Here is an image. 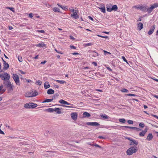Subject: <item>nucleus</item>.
<instances>
[{
  "label": "nucleus",
  "instance_id": "f257e3e1",
  "mask_svg": "<svg viewBox=\"0 0 158 158\" xmlns=\"http://www.w3.org/2000/svg\"><path fill=\"white\" fill-rule=\"evenodd\" d=\"M38 94V93L36 91L30 90L26 92L25 94V96L26 97L29 98L35 97Z\"/></svg>",
  "mask_w": 158,
  "mask_h": 158
},
{
  "label": "nucleus",
  "instance_id": "f03ea898",
  "mask_svg": "<svg viewBox=\"0 0 158 158\" xmlns=\"http://www.w3.org/2000/svg\"><path fill=\"white\" fill-rule=\"evenodd\" d=\"M118 9V7L116 5L112 6L111 4H110L108 6H106V10L108 12H110L112 10L116 11Z\"/></svg>",
  "mask_w": 158,
  "mask_h": 158
},
{
  "label": "nucleus",
  "instance_id": "7ed1b4c3",
  "mask_svg": "<svg viewBox=\"0 0 158 158\" xmlns=\"http://www.w3.org/2000/svg\"><path fill=\"white\" fill-rule=\"evenodd\" d=\"M137 150V147L136 146L131 147L127 150V154L129 155H131L133 153L136 152Z\"/></svg>",
  "mask_w": 158,
  "mask_h": 158
},
{
  "label": "nucleus",
  "instance_id": "20e7f679",
  "mask_svg": "<svg viewBox=\"0 0 158 158\" xmlns=\"http://www.w3.org/2000/svg\"><path fill=\"white\" fill-rule=\"evenodd\" d=\"M0 77L2 80L8 81L9 80L10 76L9 74L6 73H4L0 75Z\"/></svg>",
  "mask_w": 158,
  "mask_h": 158
},
{
  "label": "nucleus",
  "instance_id": "39448f33",
  "mask_svg": "<svg viewBox=\"0 0 158 158\" xmlns=\"http://www.w3.org/2000/svg\"><path fill=\"white\" fill-rule=\"evenodd\" d=\"M37 106L36 104L33 103H28L24 105V107L27 109L34 108Z\"/></svg>",
  "mask_w": 158,
  "mask_h": 158
},
{
  "label": "nucleus",
  "instance_id": "423d86ee",
  "mask_svg": "<svg viewBox=\"0 0 158 158\" xmlns=\"http://www.w3.org/2000/svg\"><path fill=\"white\" fill-rule=\"evenodd\" d=\"M134 7L144 11H145L147 9V7L143 5H136L134 6Z\"/></svg>",
  "mask_w": 158,
  "mask_h": 158
},
{
  "label": "nucleus",
  "instance_id": "0eeeda50",
  "mask_svg": "<svg viewBox=\"0 0 158 158\" xmlns=\"http://www.w3.org/2000/svg\"><path fill=\"white\" fill-rule=\"evenodd\" d=\"M12 77L16 84L17 85H20V84L18 75L17 74H13L12 75Z\"/></svg>",
  "mask_w": 158,
  "mask_h": 158
},
{
  "label": "nucleus",
  "instance_id": "6e6552de",
  "mask_svg": "<svg viewBox=\"0 0 158 158\" xmlns=\"http://www.w3.org/2000/svg\"><path fill=\"white\" fill-rule=\"evenodd\" d=\"M71 118L74 120H76L77 117V114L76 112H73L71 113Z\"/></svg>",
  "mask_w": 158,
  "mask_h": 158
},
{
  "label": "nucleus",
  "instance_id": "1a4fd4ad",
  "mask_svg": "<svg viewBox=\"0 0 158 158\" xmlns=\"http://www.w3.org/2000/svg\"><path fill=\"white\" fill-rule=\"evenodd\" d=\"M71 16L72 17L76 19H77L79 18L78 15H77V12L76 10L73 12V13L71 14Z\"/></svg>",
  "mask_w": 158,
  "mask_h": 158
},
{
  "label": "nucleus",
  "instance_id": "9d476101",
  "mask_svg": "<svg viewBox=\"0 0 158 158\" xmlns=\"http://www.w3.org/2000/svg\"><path fill=\"white\" fill-rule=\"evenodd\" d=\"M148 131V128H145L144 130L142 131L139 134V135L140 137H143L145 135V134Z\"/></svg>",
  "mask_w": 158,
  "mask_h": 158
},
{
  "label": "nucleus",
  "instance_id": "9b49d317",
  "mask_svg": "<svg viewBox=\"0 0 158 158\" xmlns=\"http://www.w3.org/2000/svg\"><path fill=\"white\" fill-rule=\"evenodd\" d=\"M59 102L62 104L64 105H73V104L70 103H68L67 102L63 99H60L59 101Z\"/></svg>",
  "mask_w": 158,
  "mask_h": 158
},
{
  "label": "nucleus",
  "instance_id": "f8f14e48",
  "mask_svg": "<svg viewBox=\"0 0 158 158\" xmlns=\"http://www.w3.org/2000/svg\"><path fill=\"white\" fill-rule=\"evenodd\" d=\"M86 124L88 125H91L93 126H99L100 125L97 122H87L86 123Z\"/></svg>",
  "mask_w": 158,
  "mask_h": 158
},
{
  "label": "nucleus",
  "instance_id": "ddd939ff",
  "mask_svg": "<svg viewBox=\"0 0 158 158\" xmlns=\"http://www.w3.org/2000/svg\"><path fill=\"white\" fill-rule=\"evenodd\" d=\"M62 108H54V111L56 113L58 114H60L61 113V111L62 110Z\"/></svg>",
  "mask_w": 158,
  "mask_h": 158
},
{
  "label": "nucleus",
  "instance_id": "4468645a",
  "mask_svg": "<svg viewBox=\"0 0 158 158\" xmlns=\"http://www.w3.org/2000/svg\"><path fill=\"white\" fill-rule=\"evenodd\" d=\"M3 69L5 70L7 69L9 67V64L6 61L3 60Z\"/></svg>",
  "mask_w": 158,
  "mask_h": 158
},
{
  "label": "nucleus",
  "instance_id": "2eb2a0df",
  "mask_svg": "<svg viewBox=\"0 0 158 158\" xmlns=\"http://www.w3.org/2000/svg\"><path fill=\"white\" fill-rule=\"evenodd\" d=\"M153 136L152 133L149 134L147 136L146 139L148 141H150L152 139Z\"/></svg>",
  "mask_w": 158,
  "mask_h": 158
},
{
  "label": "nucleus",
  "instance_id": "dca6fc26",
  "mask_svg": "<svg viewBox=\"0 0 158 158\" xmlns=\"http://www.w3.org/2000/svg\"><path fill=\"white\" fill-rule=\"evenodd\" d=\"M155 26L154 25L152 26V27L151 29L148 31V34L149 35H151L154 32V30L155 29Z\"/></svg>",
  "mask_w": 158,
  "mask_h": 158
},
{
  "label": "nucleus",
  "instance_id": "f3484780",
  "mask_svg": "<svg viewBox=\"0 0 158 158\" xmlns=\"http://www.w3.org/2000/svg\"><path fill=\"white\" fill-rule=\"evenodd\" d=\"M138 142L135 140L132 139L130 142V145H131L134 144L135 145V146L136 147V146L138 144Z\"/></svg>",
  "mask_w": 158,
  "mask_h": 158
},
{
  "label": "nucleus",
  "instance_id": "a211bd4d",
  "mask_svg": "<svg viewBox=\"0 0 158 158\" xmlns=\"http://www.w3.org/2000/svg\"><path fill=\"white\" fill-rule=\"evenodd\" d=\"M90 116V114L87 112H84L83 114V117L84 118H88Z\"/></svg>",
  "mask_w": 158,
  "mask_h": 158
},
{
  "label": "nucleus",
  "instance_id": "6ab92c4d",
  "mask_svg": "<svg viewBox=\"0 0 158 158\" xmlns=\"http://www.w3.org/2000/svg\"><path fill=\"white\" fill-rule=\"evenodd\" d=\"M3 84L6 85L7 87H8L9 86L11 85V84L10 81H4L3 82Z\"/></svg>",
  "mask_w": 158,
  "mask_h": 158
},
{
  "label": "nucleus",
  "instance_id": "aec40b11",
  "mask_svg": "<svg viewBox=\"0 0 158 158\" xmlns=\"http://www.w3.org/2000/svg\"><path fill=\"white\" fill-rule=\"evenodd\" d=\"M35 46L38 47H44L46 45L44 44V43L41 42L39 44H37Z\"/></svg>",
  "mask_w": 158,
  "mask_h": 158
},
{
  "label": "nucleus",
  "instance_id": "412c9836",
  "mask_svg": "<svg viewBox=\"0 0 158 158\" xmlns=\"http://www.w3.org/2000/svg\"><path fill=\"white\" fill-rule=\"evenodd\" d=\"M138 27L139 30H141L143 27V23H139L138 24Z\"/></svg>",
  "mask_w": 158,
  "mask_h": 158
},
{
  "label": "nucleus",
  "instance_id": "4be33fe9",
  "mask_svg": "<svg viewBox=\"0 0 158 158\" xmlns=\"http://www.w3.org/2000/svg\"><path fill=\"white\" fill-rule=\"evenodd\" d=\"M158 7V3H155L154 4L151 5L150 7L153 10L154 9Z\"/></svg>",
  "mask_w": 158,
  "mask_h": 158
},
{
  "label": "nucleus",
  "instance_id": "5701e85b",
  "mask_svg": "<svg viewBox=\"0 0 158 158\" xmlns=\"http://www.w3.org/2000/svg\"><path fill=\"white\" fill-rule=\"evenodd\" d=\"M44 86L45 89H47L50 87V85L48 82H45L44 84Z\"/></svg>",
  "mask_w": 158,
  "mask_h": 158
},
{
  "label": "nucleus",
  "instance_id": "b1692460",
  "mask_svg": "<svg viewBox=\"0 0 158 158\" xmlns=\"http://www.w3.org/2000/svg\"><path fill=\"white\" fill-rule=\"evenodd\" d=\"M53 100V98H52V99H45L44 101H43L42 102V103H45V102H52Z\"/></svg>",
  "mask_w": 158,
  "mask_h": 158
},
{
  "label": "nucleus",
  "instance_id": "393cba45",
  "mask_svg": "<svg viewBox=\"0 0 158 158\" xmlns=\"http://www.w3.org/2000/svg\"><path fill=\"white\" fill-rule=\"evenodd\" d=\"M54 93V90L52 89H49L47 91V94H52Z\"/></svg>",
  "mask_w": 158,
  "mask_h": 158
},
{
  "label": "nucleus",
  "instance_id": "a878e982",
  "mask_svg": "<svg viewBox=\"0 0 158 158\" xmlns=\"http://www.w3.org/2000/svg\"><path fill=\"white\" fill-rule=\"evenodd\" d=\"M46 111L48 112L52 113L54 111V108H48L46 109Z\"/></svg>",
  "mask_w": 158,
  "mask_h": 158
},
{
  "label": "nucleus",
  "instance_id": "bb28decb",
  "mask_svg": "<svg viewBox=\"0 0 158 158\" xmlns=\"http://www.w3.org/2000/svg\"><path fill=\"white\" fill-rule=\"evenodd\" d=\"M58 6L61 7L62 9L66 10H67V7L66 6H62L60 4H57Z\"/></svg>",
  "mask_w": 158,
  "mask_h": 158
},
{
  "label": "nucleus",
  "instance_id": "cd10ccee",
  "mask_svg": "<svg viewBox=\"0 0 158 158\" xmlns=\"http://www.w3.org/2000/svg\"><path fill=\"white\" fill-rule=\"evenodd\" d=\"M101 116L104 119H109L110 118L106 114L101 115Z\"/></svg>",
  "mask_w": 158,
  "mask_h": 158
},
{
  "label": "nucleus",
  "instance_id": "c85d7f7f",
  "mask_svg": "<svg viewBox=\"0 0 158 158\" xmlns=\"http://www.w3.org/2000/svg\"><path fill=\"white\" fill-rule=\"evenodd\" d=\"M55 12H60V10L59 8L55 7L52 9Z\"/></svg>",
  "mask_w": 158,
  "mask_h": 158
},
{
  "label": "nucleus",
  "instance_id": "c756f323",
  "mask_svg": "<svg viewBox=\"0 0 158 158\" xmlns=\"http://www.w3.org/2000/svg\"><path fill=\"white\" fill-rule=\"evenodd\" d=\"M3 87V85H0V92L1 91H2V93H3L5 91L6 89H2Z\"/></svg>",
  "mask_w": 158,
  "mask_h": 158
},
{
  "label": "nucleus",
  "instance_id": "7c9ffc66",
  "mask_svg": "<svg viewBox=\"0 0 158 158\" xmlns=\"http://www.w3.org/2000/svg\"><path fill=\"white\" fill-rule=\"evenodd\" d=\"M56 81L57 82L60 84H64L66 83L65 81L62 80H56Z\"/></svg>",
  "mask_w": 158,
  "mask_h": 158
},
{
  "label": "nucleus",
  "instance_id": "2f4dec72",
  "mask_svg": "<svg viewBox=\"0 0 158 158\" xmlns=\"http://www.w3.org/2000/svg\"><path fill=\"white\" fill-rule=\"evenodd\" d=\"M13 85H12L8 87V88H9V90L10 91H12L13 90Z\"/></svg>",
  "mask_w": 158,
  "mask_h": 158
},
{
  "label": "nucleus",
  "instance_id": "473e14b6",
  "mask_svg": "<svg viewBox=\"0 0 158 158\" xmlns=\"http://www.w3.org/2000/svg\"><path fill=\"white\" fill-rule=\"evenodd\" d=\"M146 10L149 13H150L153 10L150 7L148 8H147V9Z\"/></svg>",
  "mask_w": 158,
  "mask_h": 158
},
{
  "label": "nucleus",
  "instance_id": "72a5a7b5",
  "mask_svg": "<svg viewBox=\"0 0 158 158\" xmlns=\"http://www.w3.org/2000/svg\"><path fill=\"white\" fill-rule=\"evenodd\" d=\"M99 9H100L101 11L105 13L106 12V9L105 7H103L99 8Z\"/></svg>",
  "mask_w": 158,
  "mask_h": 158
},
{
  "label": "nucleus",
  "instance_id": "f704fd0d",
  "mask_svg": "<svg viewBox=\"0 0 158 158\" xmlns=\"http://www.w3.org/2000/svg\"><path fill=\"white\" fill-rule=\"evenodd\" d=\"M119 121L121 123H125L126 122V120L124 118H121L119 119Z\"/></svg>",
  "mask_w": 158,
  "mask_h": 158
},
{
  "label": "nucleus",
  "instance_id": "c9c22d12",
  "mask_svg": "<svg viewBox=\"0 0 158 158\" xmlns=\"http://www.w3.org/2000/svg\"><path fill=\"white\" fill-rule=\"evenodd\" d=\"M121 91L122 92L127 93L128 91L126 89H123L121 90Z\"/></svg>",
  "mask_w": 158,
  "mask_h": 158
},
{
  "label": "nucleus",
  "instance_id": "e433bc0d",
  "mask_svg": "<svg viewBox=\"0 0 158 158\" xmlns=\"http://www.w3.org/2000/svg\"><path fill=\"white\" fill-rule=\"evenodd\" d=\"M139 126L140 127L143 128L144 127V124L143 123H140L139 124Z\"/></svg>",
  "mask_w": 158,
  "mask_h": 158
},
{
  "label": "nucleus",
  "instance_id": "4c0bfd02",
  "mask_svg": "<svg viewBox=\"0 0 158 158\" xmlns=\"http://www.w3.org/2000/svg\"><path fill=\"white\" fill-rule=\"evenodd\" d=\"M103 52H104V54L105 55H107L108 54H110V55H111V53L109 52H107L106 51H105V50H103Z\"/></svg>",
  "mask_w": 158,
  "mask_h": 158
},
{
  "label": "nucleus",
  "instance_id": "58836bf2",
  "mask_svg": "<svg viewBox=\"0 0 158 158\" xmlns=\"http://www.w3.org/2000/svg\"><path fill=\"white\" fill-rule=\"evenodd\" d=\"M52 152H46V153L45 154V155H48V156H52Z\"/></svg>",
  "mask_w": 158,
  "mask_h": 158
},
{
  "label": "nucleus",
  "instance_id": "ea45409f",
  "mask_svg": "<svg viewBox=\"0 0 158 158\" xmlns=\"http://www.w3.org/2000/svg\"><path fill=\"white\" fill-rule=\"evenodd\" d=\"M93 45L92 43H88L85 44V46H91Z\"/></svg>",
  "mask_w": 158,
  "mask_h": 158
},
{
  "label": "nucleus",
  "instance_id": "a19ab883",
  "mask_svg": "<svg viewBox=\"0 0 158 158\" xmlns=\"http://www.w3.org/2000/svg\"><path fill=\"white\" fill-rule=\"evenodd\" d=\"M127 123L129 124H133V121L131 120H128Z\"/></svg>",
  "mask_w": 158,
  "mask_h": 158
},
{
  "label": "nucleus",
  "instance_id": "79ce46f5",
  "mask_svg": "<svg viewBox=\"0 0 158 158\" xmlns=\"http://www.w3.org/2000/svg\"><path fill=\"white\" fill-rule=\"evenodd\" d=\"M36 84L38 85H40L42 84V82L40 81H36Z\"/></svg>",
  "mask_w": 158,
  "mask_h": 158
},
{
  "label": "nucleus",
  "instance_id": "37998d69",
  "mask_svg": "<svg viewBox=\"0 0 158 158\" xmlns=\"http://www.w3.org/2000/svg\"><path fill=\"white\" fill-rule=\"evenodd\" d=\"M18 59L19 61L22 62L23 61L22 58L21 56H18Z\"/></svg>",
  "mask_w": 158,
  "mask_h": 158
},
{
  "label": "nucleus",
  "instance_id": "c03bdc74",
  "mask_svg": "<svg viewBox=\"0 0 158 158\" xmlns=\"http://www.w3.org/2000/svg\"><path fill=\"white\" fill-rule=\"evenodd\" d=\"M6 8L10 9L11 11H12L13 12H15V10H14V8L13 7H7Z\"/></svg>",
  "mask_w": 158,
  "mask_h": 158
},
{
  "label": "nucleus",
  "instance_id": "a18cd8bd",
  "mask_svg": "<svg viewBox=\"0 0 158 158\" xmlns=\"http://www.w3.org/2000/svg\"><path fill=\"white\" fill-rule=\"evenodd\" d=\"M127 95L128 96H136V95L135 94H127Z\"/></svg>",
  "mask_w": 158,
  "mask_h": 158
},
{
  "label": "nucleus",
  "instance_id": "49530a36",
  "mask_svg": "<svg viewBox=\"0 0 158 158\" xmlns=\"http://www.w3.org/2000/svg\"><path fill=\"white\" fill-rule=\"evenodd\" d=\"M125 127L130 128L131 129L134 130L135 127H129V126H124Z\"/></svg>",
  "mask_w": 158,
  "mask_h": 158
},
{
  "label": "nucleus",
  "instance_id": "de8ad7c7",
  "mask_svg": "<svg viewBox=\"0 0 158 158\" xmlns=\"http://www.w3.org/2000/svg\"><path fill=\"white\" fill-rule=\"evenodd\" d=\"M70 106H63L67 108H74V106H73V105H70Z\"/></svg>",
  "mask_w": 158,
  "mask_h": 158
},
{
  "label": "nucleus",
  "instance_id": "09e8293b",
  "mask_svg": "<svg viewBox=\"0 0 158 158\" xmlns=\"http://www.w3.org/2000/svg\"><path fill=\"white\" fill-rule=\"evenodd\" d=\"M121 57H122V58L123 59V60H124V61H125L127 63V60H126L124 56H122Z\"/></svg>",
  "mask_w": 158,
  "mask_h": 158
},
{
  "label": "nucleus",
  "instance_id": "8fccbe9b",
  "mask_svg": "<svg viewBox=\"0 0 158 158\" xmlns=\"http://www.w3.org/2000/svg\"><path fill=\"white\" fill-rule=\"evenodd\" d=\"M36 31L38 32H40V33H44V31L43 30H37Z\"/></svg>",
  "mask_w": 158,
  "mask_h": 158
},
{
  "label": "nucleus",
  "instance_id": "3c124183",
  "mask_svg": "<svg viewBox=\"0 0 158 158\" xmlns=\"http://www.w3.org/2000/svg\"><path fill=\"white\" fill-rule=\"evenodd\" d=\"M55 50L56 51V52L57 53H58L61 54H63V53L61 51H58L57 50H56V49H55Z\"/></svg>",
  "mask_w": 158,
  "mask_h": 158
},
{
  "label": "nucleus",
  "instance_id": "603ef678",
  "mask_svg": "<svg viewBox=\"0 0 158 158\" xmlns=\"http://www.w3.org/2000/svg\"><path fill=\"white\" fill-rule=\"evenodd\" d=\"M98 37H100L103 38H108V37L107 36H102V35H98Z\"/></svg>",
  "mask_w": 158,
  "mask_h": 158
},
{
  "label": "nucleus",
  "instance_id": "864d4df0",
  "mask_svg": "<svg viewBox=\"0 0 158 158\" xmlns=\"http://www.w3.org/2000/svg\"><path fill=\"white\" fill-rule=\"evenodd\" d=\"M134 130H135L136 131H140L141 130V129H140L139 128L136 127H135Z\"/></svg>",
  "mask_w": 158,
  "mask_h": 158
},
{
  "label": "nucleus",
  "instance_id": "5fc2aeb1",
  "mask_svg": "<svg viewBox=\"0 0 158 158\" xmlns=\"http://www.w3.org/2000/svg\"><path fill=\"white\" fill-rule=\"evenodd\" d=\"M70 47L72 49H76V47H75L74 46H73V45H70Z\"/></svg>",
  "mask_w": 158,
  "mask_h": 158
},
{
  "label": "nucleus",
  "instance_id": "6e6d98bb",
  "mask_svg": "<svg viewBox=\"0 0 158 158\" xmlns=\"http://www.w3.org/2000/svg\"><path fill=\"white\" fill-rule=\"evenodd\" d=\"M33 16V15L32 13H30L29 14V16L30 18H32Z\"/></svg>",
  "mask_w": 158,
  "mask_h": 158
},
{
  "label": "nucleus",
  "instance_id": "4d7b16f0",
  "mask_svg": "<svg viewBox=\"0 0 158 158\" xmlns=\"http://www.w3.org/2000/svg\"><path fill=\"white\" fill-rule=\"evenodd\" d=\"M69 10L70 11L74 12L75 11V10H74V9L73 8H71L69 9Z\"/></svg>",
  "mask_w": 158,
  "mask_h": 158
},
{
  "label": "nucleus",
  "instance_id": "13d9d810",
  "mask_svg": "<svg viewBox=\"0 0 158 158\" xmlns=\"http://www.w3.org/2000/svg\"><path fill=\"white\" fill-rule=\"evenodd\" d=\"M151 115L152 116L156 118L157 119H158V116H157L155 115H153V114H152Z\"/></svg>",
  "mask_w": 158,
  "mask_h": 158
},
{
  "label": "nucleus",
  "instance_id": "bf43d9fd",
  "mask_svg": "<svg viewBox=\"0 0 158 158\" xmlns=\"http://www.w3.org/2000/svg\"><path fill=\"white\" fill-rule=\"evenodd\" d=\"M94 146L96 147H98L99 148H101V146H99L97 144H95V145H94Z\"/></svg>",
  "mask_w": 158,
  "mask_h": 158
},
{
  "label": "nucleus",
  "instance_id": "052dcab7",
  "mask_svg": "<svg viewBox=\"0 0 158 158\" xmlns=\"http://www.w3.org/2000/svg\"><path fill=\"white\" fill-rule=\"evenodd\" d=\"M8 28L9 30H11L13 29V28L12 26H9Z\"/></svg>",
  "mask_w": 158,
  "mask_h": 158
},
{
  "label": "nucleus",
  "instance_id": "680f3d73",
  "mask_svg": "<svg viewBox=\"0 0 158 158\" xmlns=\"http://www.w3.org/2000/svg\"><path fill=\"white\" fill-rule=\"evenodd\" d=\"M20 72L21 73V74H25V73L24 72L21 71V70H20Z\"/></svg>",
  "mask_w": 158,
  "mask_h": 158
},
{
  "label": "nucleus",
  "instance_id": "e2e57ef3",
  "mask_svg": "<svg viewBox=\"0 0 158 158\" xmlns=\"http://www.w3.org/2000/svg\"><path fill=\"white\" fill-rule=\"evenodd\" d=\"M98 138L100 139H104L105 138L104 137H102V136H99Z\"/></svg>",
  "mask_w": 158,
  "mask_h": 158
},
{
  "label": "nucleus",
  "instance_id": "0e129e2a",
  "mask_svg": "<svg viewBox=\"0 0 158 158\" xmlns=\"http://www.w3.org/2000/svg\"><path fill=\"white\" fill-rule=\"evenodd\" d=\"M88 18L90 19L92 21H93L94 19L91 17L89 16L88 17Z\"/></svg>",
  "mask_w": 158,
  "mask_h": 158
},
{
  "label": "nucleus",
  "instance_id": "69168bd1",
  "mask_svg": "<svg viewBox=\"0 0 158 158\" xmlns=\"http://www.w3.org/2000/svg\"><path fill=\"white\" fill-rule=\"evenodd\" d=\"M78 54H79V53H77V52H73V53H72V54L73 55H78Z\"/></svg>",
  "mask_w": 158,
  "mask_h": 158
},
{
  "label": "nucleus",
  "instance_id": "338daca9",
  "mask_svg": "<svg viewBox=\"0 0 158 158\" xmlns=\"http://www.w3.org/2000/svg\"><path fill=\"white\" fill-rule=\"evenodd\" d=\"M126 139H127L129 140L130 141V142H131V141L132 140V139H131V138H129V137H127L126 138Z\"/></svg>",
  "mask_w": 158,
  "mask_h": 158
},
{
  "label": "nucleus",
  "instance_id": "774afa93",
  "mask_svg": "<svg viewBox=\"0 0 158 158\" xmlns=\"http://www.w3.org/2000/svg\"><path fill=\"white\" fill-rule=\"evenodd\" d=\"M93 64L95 66H97V64L96 62H93Z\"/></svg>",
  "mask_w": 158,
  "mask_h": 158
}]
</instances>
